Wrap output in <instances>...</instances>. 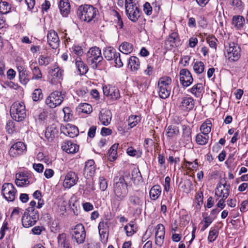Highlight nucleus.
Listing matches in <instances>:
<instances>
[{
    "instance_id": "nucleus-22",
    "label": "nucleus",
    "mask_w": 248,
    "mask_h": 248,
    "mask_svg": "<svg viewBox=\"0 0 248 248\" xmlns=\"http://www.w3.org/2000/svg\"><path fill=\"white\" fill-rule=\"evenodd\" d=\"M112 114L108 109H102L100 111L99 119L101 123L104 125H108L111 120Z\"/></svg>"
},
{
    "instance_id": "nucleus-31",
    "label": "nucleus",
    "mask_w": 248,
    "mask_h": 248,
    "mask_svg": "<svg viewBox=\"0 0 248 248\" xmlns=\"http://www.w3.org/2000/svg\"><path fill=\"white\" fill-rule=\"evenodd\" d=\"M128 66L133 72H136L140 66V62L139 59L135 56H131L129 59Z\"/></svg>"
},
{
    "instance_id": "nucleus-36",
    "label": "nucleus",
    "mask_w": 248,
    "mask_h": 248,
    "mask_svg": "<svg viewBox=\"0 0 248 248\" xmlns=\"http://www.w3.org/2000/svg\"><path fill=\"white\" fill-rule=\"evenodd\" d=\"M212 123L211 121L207 119L201 126L200 130L203 135H207L211 130Z\"/></svg>"
},
{
    "instance_id": "nucleus-24",
    "label": "nucleus",
    "mask_w": 248,
    "mask_h": 248,
    "mask_svg": "<svg viewBox=\"0 0 248 248\" xmlns=\"http://www.w3.org/2000/svg\"><path fill=\"white\" fill-rule=\"evenodd\" d=\"M58 128L54 124L51 125L46 130L45 137L49 141H51L58 134Z\"/></svg>"
},
{
    "instance_id": "nucleus-20",
    "label": "nucleus",
    "mask_w": 248,
    "mask_h": 248,
    "mask_svg": "<svg viewBox=\"0 0 248 248\" xmlns=\"http://www.w3.org/2000/svg\"><path fill=\"white\" fill-rule=\"evenodd\" d=\"M125 12L128 18L133 22H136L140 16L139 9L136 5L127 6Z\"/></svg>"
},
{
    "instance_id": "nucleus-9",
    "label": "nucleus",
    "mask_w": 248,
    "mask_h": 248,
    "mask_svg": "<svg viewBox=\"0 0 248 248\" xmlns=\"http://www.w3.org/2000/svg\"><path fill=\"white\" fill-rule=\"evenodd\" d=\"M225 56L230 62L238 61L241 56V48L240 46L234 43L230 44L229 46L227 49V54Z\"/></svg>"
},
{
    "instance_id": "nucleus-15",
    "label": "nucleus",
    "mask_w": 248,
    "mask_h": 248,
    "mask_svg": "<svg viewBox=\"0 0 248 248\" xmlns=\"http://www.w3.org/2000/svg\"><path fill=\"white\" fill-rule=\"evenodd\" d=\"M47 42L49 46L53 49L57 48L60 45V39L57 33L53 30L48 31L47 34Z\"/></svg>"
},
{
    "instance_id": "nucleus-17",
    "label": "nucleus",
    "mask_w": 248,
    "mask_h": 248,
    "mask_svg": "<svg viewBox=\"0 0 248 248\" xmlns=\"http://www.w3.org/2000/svg\"><path fill=\"white\" fill-rule=\"evenodd\" d=\"M78 179L77 175L74 172L69 171L65 176L63 186L66 188H69L77 184Z\"/></svg>"
},
{
    "instance_id": "nucleus-32",
    "label": "nucleus",
    "mask_w": 248,
    "mask_h": 248,
    "mask_svg": "<svg viewBox=\"0 0 248 248\" xmlns=\"http://www.w3.org/2000/svg\"><path fill=\"white\" fill-rule=\"evenodd\" d=\"M52 83L56 84L57 82H60L62 79V71L59 67L55 68L52 72Z\"/></svg>"
},
{
    "instance_id": "nucleus-18",
    "label": "nucleus",
    "mask_w": 248,
    "mask_h": 248,
    "mask_svg": "<svg viewBox=\"0 0 248 248\" xmlns=\"http://www.w3.org/2000/svg\"><path fill=\"white\" fill-rule=\"evenodd\" d=\"M62 149L68 154H75L78 151V146L71 140H64L62 144Z\"/></svg>"
},
{
    "instance_id": "nucleus-6",
    "label": "nucleus",
    "mask_w": 248,
    "mask_h": 248,
    "mask_svg": "<svg viewBox=\"0 0 248 248\" xmlns=\"http://www.w3.org/2000/svg\"><path fill=\"white\" fill-rule=\"evenodd\" d=\"M72 240L78 244L84 242L86 238V232L83 225L81 223L77 224L71 232Z\"/></svg>"
},
{
    "instance_id": "nucleus-21",
    "label": "nucleus",
    "mask_w": 248,
    "mask_h": 248,
    "mask_svg": "<svg viewBox=\"0 0 248 248\" xmlns=\"http://www.w3.org/2000/svg\"><path fill=\"white\" fill-rule=\"evenodd\" d=\"M98 230L102 241H107L108 236V226L107 221H100L98 225Z\"/></svg>"
},
{
    "instance_id": "nucleus-1",
    "label": "nucleus",
    "mask_w": 248,
    "mask_h": 248,
    "mask_svg": "<svg viewBox=\"0 0 248 248\" xmlns=\"http://www.w3.org/2000/svg\"><path fill=\"white\" fill-rule=\"evenodd\" d=\"M113 192L116 199L124 200L128 194L127 184L123 176H116L113 179Z\"/></svg>"
},
{
    "instance_id": "nucleus-62",
    "label": "nucleus",
    "mask_w": 248,
    "mask_h": 248,
    "mask_svg": "<svg viewBox=\"0 0 248 248\" xmlns=\"http://www.w3.org/2000/svg\"><path fill=\"white\" fill-rule=\"evenodd\" d=\"M20 210L19 208H15L14 209L11 215V218L13 219H17L19 217V210Z\"/></svg>"
},
{
    "instance_id": "nucleus-30",
    "label": "nucleus",
    "mask_w": 248,
    "mask_h": 248,
    "mask_svg": "<svg viewBox=\"0 0 248 248\" xmlns=\"http://www.w3.org/2000/svg\"><path fill=\"white\" fill-rule=\"evenodd\" d=\"M179 134V128L176 125H169L166 129V135L169 138H173L178 135Z\"/></svg>"
},
{
    "instance_id": "nucleus-52",
    "label": "nucleus",
    "mask_w": 248,
    "mask_h": 248,
    "mask_svg": "<svg viewBox=\"0 0 248 248\" xmlns=\"http://www.w3.org/2000/svg\"><path fill=\"white\" fill-rule=\"evenodd\" d=\"M109 93L110 95L108 97L113 100H116L120 97L119 91L118 89L113 87L110 90Z\"/></svg>"
},
{
    "instance_id": "nucleus-40",
    "label": "nucleus",
    "mask_w": 248,
    "mask_h": 248,
    "mask_svg": "<svg viewBox=\"0 0 248 248\" xmlns=\"http://www.w3.org/2000/svg\"><path fill=\"white\" fill-rule=\"evenodd\" d=\"M141 120L140 117L137 115H131L130 116L128 120V124L132 128L135 126Z\"/></svg>"
},
{
    "instance_id": "nucleus-63",
    "label": "nucleus",
    "mask_w": 248,
    "mask_h": 248,
    "mask_svg": "<svg viewBox=\"0 0 248 248\" xmlns=\"http://www.w3.org/2000/svg\"><path fill=\"white\" fill-rule=\"evenodd\" d=\"M4 85L7 87L14 89L15 90H17L19 87L17 84L11 81L5 82Z\"/></svg>"
},
{
    "instance_id": "nucleus-58",
    "label": "nucleus",
    "mask_w": 248,
    "mask_h": 248,
    "mask_svg": "<svg viewBox=\"0 0 248 248\" xmlns=\"http://www.w3.org/2000/svg\"><path fill=\"white\" fill-rule=\"evenodd\" d=\"M217 41V39L215 37H211L207 38V42L209 44L210 46L214 49H216V41Z\"/></svg>"
},
{
    "instance_id": "nucleus-33",
    "label": "nucleus",
    "mask_w": 248,
    "mask_h": 248,
    "mask_svg": "<svg viewBox=\"0 0 248 248\" xmlns=\"http://www.w3.org/2000/svg\"><path fill=\"white\" fill-rule=\"evenodd\" d=\"M161 188L160 186L157 185L153 186L150 191V196L152 200H156L160 195Z\"/></svg>"
},
{
    "instance_id": "nucleus-42",
    "label": "nucleus",
    "mask_w": 248,
    "mask_h": 248,
    "mask_svg": "<svg viewBox=\"0 0 248 248\" xmlns=\"http://www.w3.org/2000/svg\"><path fill=\"white\" fill-rule=\"evenodd\" d=\"M204 215L205 213H203V221L204 222V224L201 229V231L202 232H203L207 227H208L214 220V218H212L210 216H208L207 214L206 215V216H204Z\"/></svg>"
},
{
    "instance_id": "nucleus-4",
    "label": "nucleus",
    "mask_w": 248,
    "mask_h": 248,
    "mask_svg": "<svg viewBox=\"0 0 248 248\" xmlns=\"http://www.w3.org/2000/svg\"><path fill=\"white\" fill-rule=\"evenodd\" d=\"M11 117L17 122L23 121L26 116L25 106L22 102H15L10 110Z\"/></svg>"
},
{
    "instance_id": "nucleus-57",
    "label": "nucleus",
    "mask_w": 248,
    "mask_h": 248,
    "mask_svg": "<svg viewBox=\"0 0 248 248\" xmlns=\"http://www.w3.org/2000/svg\"><path fill=\"white\" fill-rule=\"evenodd\" d=\"M44 230L45 228L44 227L42 226H36L32 229L31 231L34 234L40 235L41 234L42 232Z\"/></svg>"
},
{
    "instance_id": "nucleus-48",
    "label": "nucleus",
    "mask_w": 248,
    "mask_h": 248,
    "mask_svg": "<svg viewBox=\"0 0 248 248\" xmlns=\"http://www.w3.org/2000/svg\"><path fill=\"white\" fill-rule=\"evenodd\" d=\"M183 129V136L184 138H185L187 141L191 140V130L190 127L189 126L184 125Z\"/></svg>"
},
{
    "instance_id": "nucleus-47",
    "label": "nucleus",
    "mask_w": 248,
    "mask_h": 248,
    "mask_svg": "<svg viewBox=\"0 0 248 248\" xmlns=\"http://www.w3.org/2000/svg\"><path fill=\"white\" fill-rule=\"evenodd\" d=\"M32 98L34 101H38L43 98L42 90L40 89H36L34 90L32 93Z\"/></svg>"
},
{
    "instance_id": "nucleus-26",
    "label": "nucleus",
    "mask_w": 248,
    "mask_h": 248,
    "mask_svg": "<svg viewBox=\"0 0 248 248\" xmlns=\"http://www.w3.org/2000/svg\"><path fill=\"white\" fill-rule=\"evenodd\" d=\"M232 23L236 29L241 30L245 25V19L243 16H234L232 19Z\"/></svg>"
},
{
    "instance_id": "nucleus-45",
    "label": "nucleus",
    "mask_w": 248,
    "mask_h": 248,
    "mask_svg": "<svg viewBox=\"0 0 248 248\" xmlns=\"http://www.w3.org/2000/svg\"><path fill=\"white\" fill-rule=\"evenodd\" d=\"M204 64L202 62H196L193 65L194 71L198 74L202 73L204 71Z\"/></svg>"
},
{
    "instance_id": "nucleus-43",
    "label": "nucleus",
    "mask_w": 248,
    "mask_h": 248,
    "mask_svg": "<svg viewBox=\"0 0 248 248\" xmlns=\"http://www.w3.org/2000/svg\"><path fill=\"white\" fill-rule=\"evenodd\" d=\"M51 62V57L45 55H41L38 59V62L40 65H47Z\"/></svg>"
},
{
    "instance_id": "nucleus-3",
    "label": "nucleus",
    "mask_w": 248,
    "mask_h": 248,
    "mask_svg": "<svg viewBox=\"0 0 248 248\" xmlns=\"http://www.w3.org/2000/svg\"><path fill=\"white\" fill-rule=\"evenodd\" d=\"M171 79L168 76L163 77L158 81V95L161 98H168L171 92Z\"/></svg>"
},
{
    "instance_id": "nucleus-49",
    "label": "nucleus",
    "mask_w": 248,
    "mask_h": 248,
    "mask_svg": "<svg viewBox=\"0 0 248 248\" xmlns=\"http://www.w3.org/2000/svg\"><path fill=\"white\" fill-rule=\"evenodd\" d=\"M19 78L20 82L23 85L27 84L30 80L29 76L27 71H26V72L23 71V72L20 73Z\"/></svg>"
},
{
    "instance_id": "nucleus-50",
    "label": "nucleus",
    "mask_w": 248,
    "mask_h": 248,
    "mask_svg": "<svg viewBox=\"0 0 248 248\" xmlns=\"http://www.w3.org/2000/svg\"><path fill=\"white\" fill-rule=\"evenodd\" d=\"M218 235V232L216 229H213L209 232L208 240L209 242H213L216 240Z\"/></svg>"
},
{
    "instance_id": "nucleus-51",
    "label": "nucleus",
    "mask_w": 248,
    "mask_h": 248,
    "mask_svg": "<svg viewBox=\"0 0 248 248\" xmlns=\"http://www.w3.org/2000/svg\"><path fill=\"white\" fill-rule=\"evenodd\" d=\"M32 72L33 74L32 79H39L42 78V73L38 66H34L32 69Z\"/></svg>"
},
{
    "instance_id": "nucleus-35",
    "label": "nucleus",
    "mask_w": 248,
    "mask_h": 248,
    "mask_svg": "<svg viewBox=\"0 0 248 248\" xmlns=\"http://www.w3.org/2000/svg\"><path fill=\"white\" fill-rule=\"evenodd\" d=\"M117 53L115 49L111 47H107L104 51V56L108 61L113 60Z\"/></svg>"
},
{
    "instance_id": "nucleus-55",
    "label": "nucleus",
    "mask_w": 248,
    "mask_h": 248,
    "mask_svg": "<svg viewBox=\"0 0 248 248\" xmlns=\"http://www.w3.org/2000/svg\"><path fill=\"white\" fill-rule=\"evenodd\" d=\"M143 11L147 15L150 16L152 14V7L148 2H146L144 4Z\"/></svg>"
},
{
    "instance_id": "nucleus-23",
    "label": "nucleus",
    "mask_w": 248,
    "mask_h": 248,
    "mask_svg": "<svg viewBox=\"0 0 248 248\" xmlns=\"http://www.w3.org/2000/svg\"><path fill=\"white\" fill-rule=\"evenodd\" d=\"M15 183L18 186H24L29 185L28 176L23 172H18L16 174Z\"/></svg>"
},
{
    "instance_id": "nucleus-46",
    "label": "nucleus",
    "mask_w": 248,
    "mask_h": 248,
    "mask_svg": "<svg viewBox=\"0 0 248 248\" xmlns=\"http://www.w3.org/2000/svg\"><path fill=\"white\" fill-rule=\"evenodd\" d=\"M11 10V6L6 1L0 2V14L1 15L8 13Z\"/></svg>"
},
{
    "instance_id": "nucleus-13",
    "label": "nucleus",
    "mask_w": 248,
    "mask_h": 248,
    "mask_svg": "<svg viewBox=\"0 0 248 248\" xmlns=\"http://www.w3.org/2000/svg\"><path fill=\"white\" fill-rule=\"evenodd\" d=\"M155 244L159 247H161L164 241L165 234V229L164 226L162 224H158L155 227Z\"/></svg>"
},
{
    "instance_id": "nucleus-19",
    "label": "nucleus",
    "mask_w": 248,
    "mask_h": 248,
    "mask_svg": "<svg viewBox=\"0 0 248 248\" xmlns=\"http://www.w3.org/2000/svg\"><path fill=\"white\" fill-rule=\"evenodd\" d=\"M61 130L64 135L70 138H74L78 135V127L69 124L62 126Z\"/></svg>"
},
{
    "instance_id": "nucleus-60",
    "label": "nucleus",
    "mask_w": 248,
    "mask_h": 248,
    "mask_svg": "<svg viewBox=\"0 0 248 248\" xmlns=\"http://www.w3.org/2000/svg\"><path fill=\"white\" fill-rule=\"evenodd\" d=\"M127 154L131 156L139 157L140 155H137V151L132 147H128L126 151Z\"/></svg>"
},
{
    "instance_id": "nucleus-25",
    "label": "nucleus",
    "mask_w": 248,
    "mask_h": 248,
    "mask_svg": "<svg viewBox=\"0 0 248 248\" xmlns=\"http://www.w3.org/2000/svg\"><path fill=\"white\" fill-rule=\"evenodd\" d=\"M179 40L177 33L173 32L171 33L165 41V46L169 49H171L176 46V42Z\"/></svg>"
},
{
    "instance_id": "nucleus-12",
    "label": "nucleus",
    "mask_w": 248,
    "mask_h": 248,
    "mask_svg": "<svg viewBox=\"0 0 248 248\" xmlns=\"http://www.w3.org/2000/svg\"><path fill=\"white\" fill-rule=\"evenodd\" d=\"M179 76L180 83L184 87L190 86L193 82L192 76L188 69H181L180 71Z\"/></svg>"
},
{
    "instance_id": "nucleus-10",
    "label": "nucleus",
    "mask_w": 248,
    "mask_h": 248,
    "mask_svg": "<svg viewBox=\"0 0 248 248\" xmlns=\"http://www.w3.org/2000/svg\"><path fill=\"white\" fill-rule=\"evenodd\" d=\"M16 190L11 183H5L2 187L1 193L4 198L8 202L15 200Z\"/></svg>"
},
{
    "instance_id": "nucleus-27",
    "label": "nucleus",
    "mask_w": 248,
    "mask_h": 248,
    "mask_svg": "<svg viewBox=\"0 0 248 248\" xmlns=\"http://www.w3.org/2000/svg\"><path fill=\"white\" fill-rule=\"evenodd\" d=\"M59 7L62 16H67L70 10V5L68 0H61L59 2Z\"/></svg>"
},
{
    "instance_id": "nucleus-16",
    "label": "nucleus",
    "mask_w": 248,
    "mask_h": 248,
    "mask_svg": "<svg viewBox=\"0 0 248 248\" xmlns=\"http://www.w3.org/2000/svg\"><path fill=\"white\" fill-rule=\"evenodd\" d=\"M194 106V101L191 97H185L181 99L179 105L180 109L185 111H189L193 109Z\"/></svg>"
},
{
    "instance_id": "nucleus-29",
    "label": "nucleus",
    "mask_w": 248,
    "mask_h": 248,
    "mask_svg": "<svg viewBox=\"0 0 248 248\" xmlns=\"http://www.w3.org/2000/svg\"><path fill=\"white\" fill-rule=\"evenodd\" d=\"M76 66L80 75H84L88 72V66L83 62L80 57L76 58Z\"/></svg>"
},
{
    "instance_id": "nucleus-64",
    "label": "nucleus",
    "mask_w": 248,
    "mask_h": 248,
    "mask_svg": "<svg viewBox=\"0 0 248 248\" xmlns=\"http://www.w3.org/2000/svg\"><path fill=\"white\" fill-rule=\"evenodd\" d=\"M112 130L108 128L103 127V128H102L101 130V134L103 136H106L110 135L112 134Z\"/></svg>"
},
{
    "instance_id": "nucleus-53",
    "label": "nucleus",
    "mask_w": 248,
    "mask_h": 248,
    "mask_svg": "<svg viewBox=\"0 0 248 248\" xmlns=\"http://www.w3.org/2000/svg\"><path fill=\"white\" fill-rule=\"evenodd\" d=\"M99 184L100 188L102 191H104L108 187V183L106 180L103 176H101L99 178Z\"/></svg>"
},
{
    "instance_id": "nucleus-54",
    "label": "nucleus",
    "mask_w": 248,
    "mask_h": 248,
    "mask_svg": "<svg viewBox=\"0 0 248 248\" xmlns=\"http://www.w3.org/2000/svg\"><path fill=\"white\" fill-rule=\"evenodd\" d=\"M134 225L128 224L124 227V229L126 232L127 236H130L132 235L135 232Z\"/></svg>"
},
{
    "instance_id": "nucleus-8",
    "label": "nucleus",
    "mask_w": 248,
    "mask_h": 248,
    "mask_svg": "<svg viewBox=\"0 0 248 248\" xmlns=\"http://www.w3.org/2000/svg\"><path fill=\"white\" fill-rule=\"evenodd\" d=\"M64 93L62 92L54 91L46 98V105L50 108H55L60 105L63 101Z\"/></svg>"
},
{
    "instance_id": "nucleus-37",
    "label": "nucleus",
    "mask_w": 248,
    "mask_h": 248,
    "mask_svg": "<svg viewBox=\"0 0 248 248\" xmlns=\"http://www.w3.org/2000/svg\"><path fill=\"white\" fill-rule=\"evenodd\" d=\"M119 50L124 54H130L133 51V45L128 42H123L120 45Z\"/></svg>"
},
{
    "instance_id": "nucleus-61",
    "label": "nucleus",
    "mask_w": 248,
    "mask_h": 248,
    "mask_svg": "<svg viewBox=\"0 0 248 248\" xmlns=\"http://www.w3.org/2000/svg\"><path fill=\"white\" fill-rule=\"evenodd\" d=\"M96 130V126L93 125L89 129L88 132V136L91 138H93L95 136Z\"/></svg>"
},
{
    "instance_id": "nucleus-5",
    "label": "nucleus",
    "mask_w": 248,
    "mask_h": 248,
    "mask_svg": "<svg viewBox=\"0 0 248 248\" xmlns=\"http://www.w3.org/2000/svg\"><path fill=\"white\" fill-rule=\"evenodd\" d=\"M87 61L90 64H93V68H96L97 63L103 60L101 52L99 47L94 46L91 48L86 55Z\"/></svg>"
},
{
    "instance_id": "nucleus-41",
    "label": "nucleus",
    "mask_w": 248,
    "mask_h": 248,
    "mask_svg": "<svg viewBox=\"0 0 248 248\" xmlns=\"http://www.w3.org/2000/svg\"><path fill=\"white\" fill-rule=\"evenodd\" d=\"M209 139V136L207 135H202L198 134L196 137L197 143L201 145H204L207 144Z\"/></svg>"
},
{
    "instance_id": "nucleus-38",
    "label": "nucleus",
    "mask_w": 248,
    "mask_h": 248,
    "mask_svg": "<svg viewBox=\"0 0 248 248\" xmlns=\"http://www.w3.org/2000/svg\"><path fill=\"white\" fill-rule=\"evenodd\" d=\"M119 144H114L111 146L108 152V159L110 161H113L117 158V150Z\"/></svg>"
},
{
    "instance_id": "nucleus-14",
    "label": "nucleus",
    "mask_w": 248,
    "mask_h": 248,
    "mask_svg": "<svg viewBox=\"0 0 248 248\" xmlns=\"http://www.w3.org/2000/svg\"><path fill=\"white\" fill-rule=\"evenodd\" d=\"M26 152V146L22 142H17L12 145L9 151V154L12 156L20 155Z\"/></svg>"
},
{
    "instance_id": "nucleus-44",
    "label": "nucleus",
    "mask_w": 248,
    "mask_h": 248,
    "mask_svg": "<svg viewBox=\"0 0 248 248\" xmlns=\"http://www.w3.org/2000/svg\"><path fill=\"white\" fill-rule=\"evenodd\" d=\"M203 89V87L202 84V83H197L190 89V92L197 96L202 92Z\"/></svg>"
},
{
    "instance_id": "nucleus-7",
    "label": "nucleus",
    "mask_w": 248,
    "mask_h": 248,
    "mask_svg": "<svg viewBox=\"0 0 248 248\" xmlns=\"http://www.w3.org/2000/svg\"><path fill=\"white\" fill-rule=\"evenodd\" d=\"M38 211H32L30 212L25 211L21 218L22 224L24 227L29 228L33 226L39 219Z\"/></svg>"
},
{
    "instance_id": "nucleus-39",
    "label": "nucleus",
    "mask_w": 248,
    "mask_h": 248,
    "mask_svg": "<svg viewBox=\"0 0 248 248\" xmlns=\"http://www.w3.org/2000/svg\"><path fill=\"white\" fill-rule=\"evenodd\" d=\"M79 112H82L86 114H90L93 110L92 107L88 103H82L79 104L77 108Z\"/></svg>"
},
{
    "instance_id": "nucleus-28",
    "label": "nucleus",
    "mask_w": 248,
    "mask_h": 248,
    "mask_svg": "<svg viewBox=\"0 0 248 248\" xmlns=\"http://www.w3.org/2000/svg\"><path fill=\"white\" fill-rule=\"evenodd\" d=\"M95 168L94 167V161L93 160H89L86 162L84 169V173L92 177L94 173Z\"/></svg>"
},
{
    "instance_id": "nucleus-59",
    "label": "nucleus",
    "mask_w": 248,
    "mask_h": 248,
    "mask_svg": "<svg viewBox=\"0 0 248 248\" xmlns=\"http://www.w3.org/2000/svg\"><path fill=\"white\" fill-rule=\"evenodd\" d=\"M72 49L74 53L78 56L81 55L83 53L81 47L78 46H75L72 47Z\"/></svg>"
},
{
    "instance_id": "nucleus-34",
    "label": "nucleus",
    "mask_w": 248,
    "mask_h": 248,
    "mask_svg": "<svg viewBox=\"0 0 248 248\" xmlns=\"http://www.w3.org/2000/svg\"><path fill=\"white\" fill-rule=\"evenodd\" d=\"M129 201L134 206H141L143 203L142 198L135 194L129 196Z\"/></svg>"
},
{
    "instance_id": "nucleus-2",
    "label": "nucleus",
    "mask_w": 248,
    "mask_h": 248,
    "mask_svg": "<svg viewBox=\"0 0 248 248\" xmlns=\"http://www.w3.org/2000/svg\"><path fill=\"white\" fill-rule=\"evenodd\" d=\"M99 12L96 8L91 5H80L77 11V16L82 21L90 22L96 18Z\"/></svg>"
},
{
    "instance_id": "nucleus-11",
    "label": "nucleus",
    "mask_w": 248,
    "mask_h": 248,
    "mask_svg": "<svg viewBox=\"0 0 248 248\" xmlns=\"http://www.w3.org/2000/svg\"><path fill=\"white\" fill-rule=\"evenodd\" d=\"M230 189V185L227 184L226 182L223 184L220 183L217 186L215 189V198L216 201L220 198L226 199L229 195V191Z\"/></svg>"
},
{
    "instance_id": "nucleus-56",
    "label": "nucleus",
    "mask_w": 248,
    "mask_h": 248,
    "mask_svg": "<svg viewBox=\"0 0 248 248\" xmlns=\"http://www.w3.org/2000/svg\"><path fill=\"white\" fill-rule=\"evenodd\" d=\"M113 59L114 60L116 66L120 68L123 66V62L122 61L120 54L119 53H118L116 55H115V58H114Z\"/></svg>"
}]
</instances>
